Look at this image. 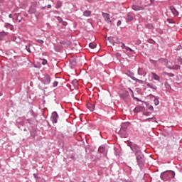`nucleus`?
Masks as SVG:
<instances>
[{
  "label": "nucleus",
  "instance_id": "f257e3e1",
  "mask_svg": "<svg viewBox=\"0 0 182 182\" xmlns=\"http://www.w3.org/2000/svg\"><path fill=\"white\" fill-rule=\"evenodd\" d=\"M160 177L163 181H171V179L176 177V173L173 171H166L161 173Z\"/></svg>",
  "mask_w": 182,
  "mask_h": 182
},
{
  "label": "nucleus",
  "instance_id": "f03ea898",
  "mask_svg": "<svg viewBox=\"0 0 182 182\" xmlns=\"http://www.w3.org/2000/svg\"><path fill=\"white\" fill-rule=\"evenodd\" d=\"M130 126L128 122H124L121 124V128L119 131V134L122 139H126L127 137V129Z\"/></svg>",
  "mask_w": 182,
  "mask_h": 182
},
{
  "label": "nucleus",
  "instance_id": "7ed1b4c3",
  "mask_svg": "<svg viewBox=\"0 0 182 182\" xmlns=\"http://www.w3.org/2000/svg\"><path fill=\"white\" fill-rule=\"evenodd\" d=\"M135 156L136 159V163L139 167H143V166H144V164L146 163V159H144V154H143V152H139Z\"/></svg>",
  "mask_w": 182,
  "mask_h": 182
},
{
  "label": "nucleus",
  "instance_id": "20e7f679",
  "mask_svg": "<svg viewBox=\"0 0 182 182\" xmlns=\"http://www.w3.org/2000/svg\"><path fill=\"white\" fill-rule=\"evenodd\" d=\"M131 150L134 153V154H139V153H141V150H140V147L136 144H131L129 145Z\"/></svg>",
  "mask_w": 182,
  "mask_h": 182
},
{
  "label": "nucleus",
  "instance_id": "39448f33",
  "mask_svg": "<svg viewBox=\"0 0 182 182\" xmlns=\"http://www.w3.org/2000/svg\"><path fill=\"white\" fill-rule=\"evenodd\" d=\"M98 152L101 154H104V156H106V154H107V149H106L105 146H101L98 149Z\"/></svg>",
  "mask_w": 182,
  "mask_h": 182
},
{
  "label": "nucleus",
  "instance_id": "423d86ee",
  "mask_svg": "<svg viewBox=\"0 0 182 182\" xmlns=\"http://www.w3.org/2000/svg\"><path fill=\"white\" fill-rule=\"evenodd\" d=\"M28 14L31 15L36 14V4H32L28 9Z\"/></svg>",
  "mask_w": 182,
  "mask_h": 182
},
{
  "label": "nucleus",
  "instance_id": "0eeeda50",
  "mask_svg": "<svg viewBox=\"0 0 182 182\" xmlns=\"http://www.w3.org/2000/svg\"><path fill=\"white\" fill-rule=\"evenodd\" d=\"M43 82L44 85H49L50 83V77L49 75L44 76Z\"/></svg>",
  "mask_w": 182,
  "mask_h": 182
},
{
  "label": "nucleus",
  "instance_id": "6e6552de",
  "mask_svg": "<svg viewBox=\"0 0 182 182\" xmlns=\"http://www.w3.org/2000/svg\"><path fill=\"white\" fill-rule=\"evenodd\" d=\"M58 119H59V115L58 114H53L50 117L52 123H58Z\"/></svg>",
  "mask_w": 182,
  "mask_h": 182
},
{
  "label": "nucleus",
  "instance_id": "1a4fd4ad",
  "mask_svg": "<svg viewBox=\"0 0 182 182\" xmlns=\"http://www.w3.org/2000/svg\"><path fill=\"white\" fill-rule=\"evenodd\" d=\"M132 8L133 11H144V7L137 5H132Z\"/></svg>",
  "mask_w": 182,
  "mask_h": 182
},
{
  "label": "nucleus",
  "instance_id": "9d476101",
  "mask_svg": "<svg viewBox=\"0 0 182 182\" xmlns=\"http://www.w3.org/2000/svg\"><path fill=\"white\" fill-rule=\"evenodd\" d=\"M144 110V108L140 106H138L134 108V113H140L141 112H143Z\"/></svg>",
  "mask_w": 182,
  "mask_h": 182
},
{
  "label": "nucleus",
  "instance_id": "9b49d317",
  "mask_svg": "<svg viewBox=\"0 0 182 182\" xmlns=\"http://www.w3.org/2000/svg\"><path fill=\"white\" fill-rule=\"evenodd\" d=\"M102 16L105 18L106 22H112L110 21V15H109V14L102 13Z\"/></svg>",
  "mask_w": 182,
  "mask_h": 182
},
{
  "label": "nucleus",
  "instance_id": "f8f14e48",
  "mask_svg": "<svg viewBox=\"0 0 182 182\" xmlns=\"http://www.w3.org/2000/svg\"><path fill=\"white\" fill-rule=\"evenodd\" d=\"M151 75L152 79H154V80H157L158 82L160 81V76H159V75L154 73H151Z\"/></svg>",
  "mask_w": 182,
  "mask_h": 182
},
{
  "label": "nucleus",
  "instance_id": "ddd939ff",
  "mask_svg": "<svg viewBox=\"0 0 182 182\" xmlns=\"http://www.w3.org/2000/svg\"><path fill=\"white\" fill-rule=\"evenodd\" d=\"M159 62H160V63L165 65V66H166V67L170 65H168V61L166 58L159 59Z\"/></svg>",
  "mask_w": 182,
  "mask_h": 182
},
{
  "label": "nucleus",
  "instance_id": "4468645a",
  "mask_svg": "<svg viewBox=\"0 0 182 182\" xmlns=\"http://www.w3.org/2000/svg\"><path fill=\"white\" fill-rule=\"evenodd\" d=\"M170 9L174 16H178V11L174 7L171 6Z\"/></svg>",
  "mask_w": 182,
  "mask_h": 182
},
{
  "label": "nucleus",
  "instance_id": "2eb2a0df",
  "mask_svg": "<svg viewBox=\"0 0 182 182\" xmlns=\"http://www.w3.org/2000/svg\"><path fill=\"white\" fill-rule=\"evenodd\" d=\"M87 107L90 110V112H93L95 110V105L93 104L87 103Z\"/></svg>",
  "mask_w": 182,
  "mask_h": 182
},
{
  "label": "nucleus",
  "instance_id": "dca6fc26",
  "mask_svg": "<svg viewBox=\"0 0 182 182\" xmlns=\"http://www.w3.org/2000/svg\"><path fill=\"white\" fill-rule=\"evenodd\" d=\"M26 49L27 52H29L31 53V52H32V49H33V46H32L31 44H28L26 46Z\"/></svg>",
  "mask_w": 182,
  "mask_h": 182
},
{
  "label": "nucleus",
  "instance_id": "f3484780",
  "mask_svg": "<svg viewBox=\"0 0 182 182\" xmlns=\"http://www.w3.org/2000/svg\"><path fill=\"white\" fill-rule=\"evenodd\" d=\"M146 86L148 87H150L151 89H154V90H157V86H156L153 83H147Z\"/></svg>",
  "mask_w": 182,
  "mask_h": 182
},
{
  "label": "nucleus",
  "instance_id": "a211bd4d",
  "mask_svg": "<svg viewBox=\"0 0 182 182\" xmlns=\"http://www.w3.org/2000/svg\"><path fill=\"white\" fill-rule=\"evenodd\" d=\"M167 68H168V69H174V70H177L180 69V65H176L174 66L167 65Z\"/></svg>",
  "mask_w": 182,
  "mask_h": 182
},
{
  "label": "nucleus",
  "instance_id": "6ab92c4d",
  "mask_svg": "<svg viewBox=\"0 0 182 182\" xmlns=\"http://www.w3.org/2000/svg\"><path fill=\"white\" fill-rule=\"evenodd\" d=\"M145 122H152L157 123V119L155 117H151L145 119Z\"/></svg>",
  "mask_w": 182,
  "mask_h": 182
},
{
  "label": "nucleus",
  "instance_id": "aec40b11",
  "mask_svg": "<svg viewBox=\"0 0 182 182\" xmlns=\"http://www.w3.org/2000/svg\"><path fill=\"white\" fill-rule=\"evenodd\" d=\"M5 28H9L10 31H14V26L11 23H6Z\"/></svg>",
  "mask_w": 182,
  "mask_h": 182
},
{
  "label": "nucleus",
  "instance_id": "412c9836",
  "mask_svg": "<svg viewBox=\"0 0 182 182\" xmlns=\"http://www.w3.org/2000/svg\"><path fill=\"white\" fill-rule=\"evenodd\" d=\"M91 14H92V11L87 10L84 11L83 15L84 16H90Z\"/></svg>",
  "mask_w": 182,
  "mask_h": 182
},
{
  "label": "nucleus",
  "instance_id": "4be33fe9",
  "mask_svg": "<svg viewBox=\"0 0 182 182\" xmlns=\"http://www.w3.org/2000/svg\"><path fill=\"white\" fill-rule=\"evenodd\" d=\"M60 6H62V1H58L55 8L59 9V8H60Z\"/></svg>",
  "mask_w": 182,
  "mask_h": 182
},
{
  "label": "nucleus",
  "instance_id": "5701e85b",
  "mask_svg": "<svg viewBox=\"0 0 182 182\" xmlns=\"http://www.w3.org/2000/svg\"><path fill=\"white\" fill-rule=\"evenodd\" d=\"M90 48H91V49H95V48H96L97 45L95 43H90L89 44Z\"/></svg>",
  "mask_w": 182,
  "mask_h": 182
},
{
  "label": "nucleus",
  "instance_id": "b1692460",
  "mask_svg": "<svg viewBox=\"0 0 182 182\" xmlns=\"http://www.w3.org/2000/svg\"><path fill=\"white\" fill-rule=\"evenodd\" d=\"M154 102L155 106H159V103H160V102L159 101V99L155 98L154 100Z\"/></svg>",
  "mask_w": 182,
  "mask_h": 182
},
{
  "label": "nucleus",
  "instance_id": "393cba45",
  "mask_svg": "<svg viewBox=\"0 0 182 182\" xmlns=\"http://www.w3.org/2000/svg\"><path fill=\"white\" fill-rule=\"evenodd\" d=\"M164 75H166L169 77H174V74L173 73H164Z\"/></svg>",
  "mask_w": 182,
  "mask_h": 182
},
{
  "label": "nucleus",
  "instance_id": "a878e982",
  "mask_svg": "<svg viewBox=\"0 0 182 182\" xmlns=\"http://www.w3.org/2000/svg\"><path fill=\"white\" fill-rule=\"evenodd\" d=\"M6 35H8V33L6 32H0V36H6Z\"/></svg>",
  "mask_w": 182,
  "mask_h": 182
},
{
  "label": "nucleus",
  "instance_id": "bb28decb",
  "mask_svg": "<svg viewBox=\"0 0 182 182\" xmlns=\"http://www.w3.org/2000/svg\"><path fill=\"white\" fill-rule=\"evenodd\" d=\"M63 45H66L67 46H69V45H70V41H64Z\"/></svg>",
  "mask_w": 182,
  "mask_h": 182
},
{
  "label": "nucleus",
  "instance_id": "cd10ccee",
  "mask_svg": "<svg viewBox=\"0 0 182 182\" xmlns=\"http://www.w3.org/2000/svg\"><path fill=\"white\" fill-rule=\"evenodd\" d=\"M48 63V60L46 59H42V65H46Z\"/></svg>",
  "mask_w": 182,
  "mask_h": 182
},
{
  "label": "nucleus",
  "instance_id": "c85d7f7f",
  "mask_svg": "<svg viewBox=\"0 0 182 182\" xmlns=\"http://www.w3.org/2000/svg\"><path fill=\"white\" fill-rule=\"evenodd\" d=\"M133 19V16L128 15V21L129 22H131V21Z\"/></svg>",
  "mask_w": 182,
  "mask_h": 182
},
{
  "label": "nucleus",
  "instance_id": "c756f323",
  "mask_svg": "<svg viewBox=\"0 0 182 182\" xmlns=\"http://www.w3.org/2000/svg\"><path fill=\"white\" fill-rule=\"evenodd\" d=\"M58 81H55L53 84V87H56V86H58Z\"/></svg>",
  "mask_w": 182,
  "mask_h": 182
},
{
  "label": "nucleus",
  "instance_id": "7c9ffc66",
  "mask_svg": "<svg viewBox=\"0 0 182 182\" xmlns=\"http://www.w3.org/2000/svg\"><path fill=\"white\" fill-rule=\"evenodd\" d=\"M38 43H40V45L43 44V40H37Z\"/></svg>",
  "mask_w": 182,
  "mask_h": 182
},
{
  "label": "nucleus",
  "instance_id": "2f4dec72",
  "mask_svg": "<svg viewBox=\"0 0 182 182\" xmlns=\"http://www.w3.org/2000/svg\"><path fill=\"white\" fill-rule=\"evenodd\" d=\"M141 70H143V68H139V69H138V73H139V75H142Z\"/></svg>",
  "mask_w": 182,
  "mask_h": 182
},
{
  "label": "nucleus",
  "instance_id": "473e14b6",
  "mask_svg": "<svg viewBox=\"0 0 182 182\" xmlns=\"http://www.w3.org/2000/svg\"><path fill=\"white\" fill-rule=\"evenodd\" d=\"M136 82H138V83H143V80H139V79H135Z\"/></svg>",
  "mask_w": 182,
  "mask_h": 182
},
{
  "label": "nucleus",
  "instance_id": "72a5a7b5",
  "mask_svg": "<svg viewBox=\"0 0 182 182\" xmlns=\"http://www.w3.org/2000/svg\"><path fill=\"white\" fill-rule=\"evenodd\" d=\"M117 26H120L122 25V21L119 20L117 23Z\"/></svg>",
  "mask_w": 182,
  "mask_h": 182
},
{
  "label": "nucleus",
  "instance_id": "f704fd0d",
  "mask_svg": "<svg viewBox=\"0 0 182 182\" xmlns=\"http://www.w3.org/2000/svg\"><path fill=\"white\" fill-rule=\"evenodd\" d=\"M121 48H122V49H126V48H127V47H126V45H124V43H122Z\"/></svg>",
  "mask_w": 182,
  "mask_h": 182
},
{
  "label": "nucleus",
  "instance_id": "c9c22d12",
  "mask_svg": "<svg viewBox=\"0 0 182 182\" xmlns=\"http://www.w3.org/2000/svg\"><path fill=\"white\" fill-rule=\"evenodd\" d=\"M126 50H129V52H133V50L129 47L126 48Z\"/></svg>",
  "mask_w": 182,
  "mask_h": 182
},
{
  "label": "nucleus",
  "instance_id": "e433bc0d",
  "mask_svg": "<svg viewBox=\"0 0 182 182\" xmlns=\"http://www.w3.org/2000/svg\"><path fill=\"white\" fill-rule=\"evenodd\" d=\"M70 159H72V160H76V158H75V155H72Z\"/></svg>",
  "mask_w": 182,
  "mask_h": 182
},
{
  "label": "nucleus",
  "instance_id": "4c0bfd02",
  "mask_svg": "<svg viewBox=\"0 0 182 182\" xmlns=\"http://www.w3.org/2000/svg\"><path fill=\"white\" fill-rule=\"evenodd\" d=\"M132 97H133L135 100H137V101L139 100L137 97H134V95H132Z\"/></svg>",
  "mask_w": 182,
  "mask_h": 182
},
{
  "label": "nucleus",
  "instance_id": "58836bf2",
  "mask_svg": "<svg viewBox=\"0 0 182 182\" xmlns=\"http://www.w3.org/2000/svg\"><path fill=\"white\" fill-rule=\"evenodd\" d=\"M121 97H122V99H126V95L122 94V95H121Z\"/></svg>",
  "mask_w": 182,
  "mask_h": 182
},
{
  "label": "nucleus",
  "instance_id": "ea45409f",
  "mask_svg": "<svg viewBox=\"0 0 182 182\" xmlns=\"http://www.w3.org/2000/svg\"><path fill=\"white\" fill-rule=\"evenodd\" d=\"M151 4L149 5H153L154 4V0H150Z\"/></svg>",
  "mask_w": 182,
  "mask_h": 182
},
{
  "label": "nucleus",
  "instance_id": "a19ab883",
  "mask_svg": "<svg viewBox=\"0 0 182 182\" xmlns=\"http://www.w3.org/2000/svg\"><path fill=\"white\" fill-rule=\"evenodd\" d=\"M168 22H169V23H173V20L168 19Z\"/></svg>",
  "mask_w": 182,
  "mask_h": 182
},
{
  "label": "nucleus",
  "instance_id": "79ce46f5",
  "mask_svg": "<svg viewBox=\"0 0 182 182\" xmlns=\"http://www.w3.org/2000/svg\"><path fill=\"white\" fill-rule=\"evenodd\" d=\"M149 110H153V106L150 105V106L149 107Z\"/></svg>",
  "mask_w": 182,
  "mask_h": 182
},
{
  "label": "nucleus",
  "instance_id": "37998d69",
  "mask_svg": "<svg viewBox=\"0 0 182 182\" xmlns=\"http://www.w3.org/2000/svg\"><path fill=\"white\" fill-rule=\"evenodd\" d=\"M47 7H48V9H50V8H52V6H51L50 4H48V5L47 6Z\"/></svg>",
  "mask_w": 182,
  "mask_h": 182
},
{
  "label": "nucleus",
  "instance_id": "c03bdc74",
  "mask_svg": "<svg viewBox=\"0 0 182 182\" xmlns=\"http://www.w3.org/2000/svg\"><path fill=\"white\" fill-rule=\"evenodd\" d=\"M178 62L181 63V65H182V59H179Z\"/></svg>",
  "mask_w": 182,
  "mask_h": 182
},
{
  "label": "nucleus",
  "instance_id": "a18cd8bd",
  "mask_svg": "<svg viewBox=\"0 0 182 182\" xmlns=\"http://www.w3.org/2000/svg\"><path fill=\"white\" fill-rule=\"evenodd\" d=\"M33 177H34L35 178H37L36 173H33Z\"/></svg>",
  "mask_w": 182,
  "mask_h": 182
},
{
  "label": "nucleus",
  "instance_id": "49530a36",
  "mask_svg": "<svg viewBox=\"0 0 182 182\" xmlns=\"http://www.w3.org/2000/svg\"><path fill=\"white\" fill-rule=\"evenodd\" d=\"M9 18H13L12 14H9Z\"/></svg>",
  "mask_w": 182,
  "mask_h": 182
},
{
  "label": "nucleus",
  "instance_id": "de8ad7c7",
  "mask_svg": "<svg viewBox=\"0 0 182 182\" xmlns=\"http://www.w3.org/2000/svg\"><path fill=\"white\" fill-rule=\"evenodd\" d=\"M52 114H58V112H54L52 113Z\"/></svg>",
  "mask_w": 182,
  "mask_h": 182
},
{
  "label": "nucleus",
  "instance_id": "09e8293b",
  "mask_svg": "<svg viewBox=\"0 0 182 182\" xmlns=\"http://www.w3.org/2000/svg\"><path fill=\"white\" fill-rule=\"evenodd\" d=\"M24 132H26V129H24Z\"/></svg>",
  "mask_w": 182,
  "mask_h": 182
},
{
  "label": "nucleus",
  "instance_id": "8fccbe9b",
  "mask_svg": "<svg viewBox=\"0 0 182 182\" xmlns=\"http://www.w3.org/2000/svg\"><path fill=\"white\" fill-rule=\"evenodd\" d=\"M116 43H120V42H117Z\"/></svg>",
  "mask_w": 182,
  "mask_h": 182
},
{
  "label": "nucleus",
  "instance_id": "3c124183",
  "mask_svg": "<svg viewBox=\"0 0 182 182\" xmlns=\"http://www.w3.org/2000/svg\"><path fill=\"white\" fill-rule=\"evenodd\" d=\"M129 90H130L131 92H133L131 89H129Z\"/></svg>",
  "mask_w": 182,
  "mask_h": 182
}]
</instances>
